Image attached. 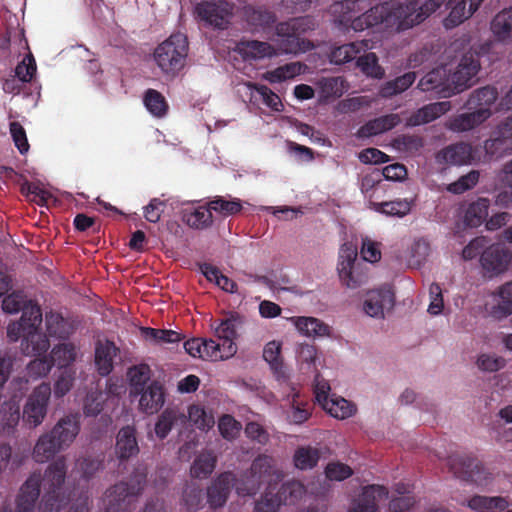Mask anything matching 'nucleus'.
<instances>
[{"mask_svg": "<svg viewBox=\"0 0 512 512\" xmlns=\"http://www.w3.org/2000/svg\"><path fill=\"white\" fill-rule=\"evenodd\" d=\"M67 465L64 457H59L49 464L43 477L40 473H32L20 488L14 512H34L35 504L40 496L41 482L44 495L39 505V512H58L67 503L64 494V482ZM2 512H6L2 505Z\"/></svg>", "mask_w": 512, "mask_h": 512, "instance_id": "obj_1", "label": "nucleus"}, {"mask_svg": "<svg viewBox=\"0 0 512 512\" xmlns=\"http://www.w3.org/2000/svg\"><path fill=\"white\" fill-rule=\"evenodd\" d=\"M347 21H350L348 28L356 32L377 25H383L385 28L395 31H404L414 26L410 1L406 3L398 1L384 2L370 8L354 19H347Z\"/></svg>", "mask_w": 512, "mask_h": 512, "instance_id": "obj_2", "label": "nucleus"}, {"mask_svg": "<svg viewBox=\"0 0 512 512\" xmlns=\"http://www.w3.org/2000/svg\"><path fill=\"white\" fill-rule=\"evenodd\" d=\"M483 0H411L413 25L423 22L443 4L450 8L445 20L447 27H455L470 18L480 7Z\"/></svg>", "mask_w": 512, "mask_h": 512, "instance_id": "obj_3", "label": "nucleus"}, {"mask_svg": "<svg viewBox=\"0 0 512 512\" xmlns=\"http://www.w3.org/2000/svg\"><path fill=\"white\" fill-rule=\"evenodd\" d=\"M187 55L186 35L174 33L156 47L154 60L163 73L175 75L184 67Z\"/></svg>", "mask_w": 512, "mask_h": 512, "instance_id": "obj_4", "label": "nucleus"}, {"mask_svg": "<svg viewBox=\"0 0 512 512\" xmlns=\"http://www.w3.org/2000/svg\"><path fill=\"white\" fill-rule=\"evenodd\" d=\"M51 396L49 383L43 382L37 386L29 396L23 409V422L29 427L39 426L46 414Z\"/></svg>", "mask_w": 512, "mask_h": 512, "instance_id": "obj_5", "label": "nucleus"}, {"mask_svg": "<svg viewBox=\"0 0 512 512\" xmlns=\"http://www.w3.org/2000/svg\"><path fill=\"white\" fill-rule=\"evenodd\" d=\"M480 70L479 53L469 50L463 54L457 69L450 74L453 94L460 93L474 83V78Z\"/></svg>", "mask_w": 512, "mask_h": 512, "instance_id": "obj_6", "label": "nucleus"}, {"mask_svg": "<svg viewBox=\"0 0 512 512\" xmlns=\"http://www.w3.org/2000/svg\"><path fill=\"white\" fill-rule=\"evenodd\" d=\"M357 259V248L352 243H344L339 251L338 273L344 285L348 288H357L367 280L366 273H357V278H353L355 272V261Z\"/></svg>", "mask_w": 512, "mask_h": 512, "instance_id": "obj_7", "label": "nucleus"}, {"mask_svg": "<svg viewBox=\"0 0 512 512\" xmlns=\"http://www.w3.org/2000/svg\"><path fill=\"white\" fill-rule=\"evenodd\" d=\"M451 471L459 478L466 481L482 483L488 479L483 464L469 455H452L448 458Z\"/></svg>", "mask_w": 512, "mask_h": 512, "instance_id": "obj_8", "label": "nucleus"}, {"mask_svg": "<svg viewBox=\"0 0 512 512\" xmlns=\"http://www.w3.org/2000/svg\"><path fill=\"white\" fill-rule=\"evenodd\" d=\"M512 259L511 252L501 244H493L481 253L480 262L490 277L507 270Z\"/></svg>", "mask_w": 512, "mask_h": 512, "instance_id": "obj_9", "label": "nucleus"}, {"mask_svg": "<svg viewBox=\"0 0 512 512\" xmlns=\"http://www.w3.org/2000/svg\"><path fill=\"white\" fill-rule=\"evenodd\" d=\"M196 12L201 20L207 22L211 26L224 29L228 24V16L230 14L228 4L218 0H203L196 5Z\"/></svg>", "mask_w": 512, "mask_h": 512, "instance_id": "obj_10", "label": "nucleus"}, {"mask_svg": "<svg viewBox=\"0 0 512 512\" xmlns=\"http://www.w3.org/2000/svg\"><path fill=\"white\" fill-rule=\"evenodd\" d=\"M235 475L232 472L221 473L207 488V501L211 508L222 507L234 487Z\"/></svg>", "mask_w": 512, "mask_h": 512, "instance_id": "obj_11", "label": "nucleus"}, {"mask_svg": "<svg viewBox=\"0 0 512 512\" xmlns=\"http://www.w3.org/2000/svg\"><path fill=\"white\" fill-rule=\"evenodd\" d=\"M418 88L424 92L436 91L437 93H443L444 96L453 94L451 92L453 86L450 74L445 66L437 67L424 75L418 83Z\"/></svg>", "mask_w": 512, "mask_h": 512, "instance_id": "obj_12", "label": "nucleus"}, {"mask_svg": "<svg viewBox=\"0 0 512 512\" xmlns=\"http://www.w3.org/2000/svg\"><path fill=\"white\" fill-rule=\"evenodd\" d=\"M394 305V294L386 287L371 290L364 301V311L371 317L381 318L385 309H391Z\"/></svg>", "mask_w": 512, "mask_h": 512, "instance_id": "obj_13", "label": "nucleus"}, {"mask_svg": "<svg viewBox=\"0 0 512 512\" xmlns=\"http://www.w3.org/2000/svg\"><path fill=\"white\" fill-rule=\"evenodd\" d=\"M140 449L136 428L132 425L122 427L116 436L115 453L123 462L138 455Z\"/></svg>", "mask_w": 512, "mask_h": 512, "instance_id": "obj_14", "label": "nucleus"}, {"mask_svg": "<svg viewBox=\"0 0 512 512\" xmlns=\"http://www.w3.org/2000/svg\"><path fill=\"white\" fill-rule=\"evenodd\" d=\"M80 431V418L78 414H69L60 418L50 433L57 442L66 449L77 437Z\"/></svg>", "mask_w": 512, "mask_h": 512, "instance_id": "obj_15", "label": "nucleus"}, {"mask_svg": "<svg viewBox=\"0 0 512 512\" xmlns=\"http://www.w3.org/2000/svg\"><path fill=\"white\" fill-rule=\"evenodd\" d=\"M135 498L137 497L130 491L129 484L120 481L105 492L107 512H127L126 505Z\"/></svg>", "mask_w": 512, "mask_h": 512, "instance_id": "obj_16", "label": "nucleus"}, {"mask_svg": "<svg viewBox=\"0 0 512 512\" xmlns=\"http://www.w3.org/2000/svg\"><path fill=\"white\" fill-rule=\"evenodd\" d=\"M275 36L278 54H296L300 51H306L312 46L309 40L300 38L293 30L280 31V23L276 25Z\"/></svg>", "mask_w": 512, "mask_h": 512, "instance_id": "obj_17", "label": "nucleus"}, {"mask_svg": "<svg viewBox=\"0 0 512 512\" xmlns=\"http://www.w3.org/2000/svg\"><path fill=\"white\" fill-rule=\"evenodd\" d=\"M139 400L140 410L146 414L157 413L165 403V390L164 386L158 382L153 381L142 391Z\"/></svg>", "mask_w": 512, "mask_h": 512, "instance_id": "obj_18", "label": "nucleus"}, {"mask_svg": "<svg viewBox=\"0 0 512 512\" xmlns=\"http://www.w3.org/2000/svg\"><path fill=\"white\" fill-rule=\"evenodd\" d=\"M388 490L384 486L369 485L364 487L357 503L349 512H377L379 502L388 498Z\"/></svg>", "mask_w": 512, "mask_h": 512, "instance_id": "obj_19", "label": "nucleus"}, {"mask_svg": "<svg viewBox=\"0 0 512 512\" xmlns=\"http://www.w3.org/2000/svg\"><path fill=\"white\" fill-rule=\"evenodd\" d=\"M472 152L470 144L458 142L440 150L436 159L440 164L463 165L470 163L473 158Z\"/></svg>", "mask_w": 512, "mask_h": 512, "instance_id": "obj_20", "label": "nucleus"}, {"mask_svg": "<svg viewBox=\"0 0 512 512\" xmlns=\"http://www.w3.org/2000/svg\"><path fill=\"white\" fill-rule=\"evenodd\" d=\"M451 109V103L449 101L434 102L427 104L407 119V125L409 126H420L423 124L430 123L441 115L447 113Z\"/></svg>", "mask_w": 512, "mask_h": 512, "instance_id": "obj_21", "label": "nucleus"}, {"mask_svg": "<svg viewBox=\"0 0 512 512\" xmlns=\"http://www.w3.org/2000/svg\"><path fill=\"white\" fill-rule=\"evenodd\" d=\"M119 349L114 342H98L95 347V366L101 376H108L114 368V358Z\"/></svg>", "mask_w": 512, "mask_h": 512, "instance_id": "obj_22", "label": "nucleus"}, {"mask_svg": "<svg viewBox=\"0 0 512 512\" xmlns=\"http://www.w3.org/2000/svg\"><path fill=\"white\" fill-rule=\"evenodd\" d=\"M470 113H463L453 118L448 128L454 132H465L474 129L476 126L487 120L492 112L491 109L479 108Z\"/></svg>", "mask_w": 512, "mask_h": 512, "instance_id": "obj_23", "label": "nucleus"}, {"mask_svg": "<svg viewBox=\"0 0 512 512\" xmlns=\"http://www.w3.org/2000/svg\"><path fill=\"white\" fill-rule=\"evenodd\" d=\"M369 48L370 46L367 40L336 46L332 48L329 53V61L334 65H343L357 59V56L360 55L361 52Z\"/></svg>", "mask_w": 512, "mask_h": 512, "instance_id": "obj_24", "label": "nucleus"}, {"mask_svg": "<svg viewBox=\"0 0 512 512\" xmlns=\"http://www.w3.org/2000/svg\"><path fill=\"white\" fill-rule=\"evenodd\" d=\"M238 52L246 60L271 58L278 55L276 48L268 42L258 40H242L237 45Z\"/></svg>", "mask_w": 512, "mask_h": 512, "instance_id": "obj_25", "label": "nucleus"}, {"mask_svg": "<svg viewBox=\"0 0 512 512\" xmlns=\"http://www.w3.org/2000/svg\"><path fill=\"white\" fill-rule=\"evenodd\" d=\"M252 471L261 479L264 484L271 486L273 480H280L283 476L282 472L277 469L275 459L272 456L262 454L257 456L252 464Z\"/></svg>", "mask_w": 512, "mask_h": 512, "instance_id": "obj_26", "label": "nucleus"}, {"mask_svg": "<svg viewBox=\"0 0 512 512\" xmlns=\"http://www.w3.org/2000/svg\"><path fill=\"white\" fill-rule=\"evenodd\" d=\"M49 347L47 336L38 329L27 332L21 341V350L27 356H45Z\"/></svg>", "mask_w": 512, "mask_h": 512, "instance_id": "obj_27", "label": "nucleus"}, {"mask_svg": "<svg viewBox=\"0 0 512 512\" xmlns=\"http://www.w3.org/2000/svg\"><path fill=\"white\" fill-rule=\"evenodd\" d=\"M237 351V346H232L231 343L225 346L218 339H204L201 349L202 360L218 361L232 357Z\"/></svg>", "mask_w": 512, "mask_h": 512, "instance_id": "obj_28", "label": "nucleus"}, {"mask_svg": "<svg viewBox=\"0 0 512 512\" xmlns=\"http://www.w3.org/2000/svg\"><path fill=\"white\" fill-rule=\"evenodd\" d=\"M63 447L49 432L41 435L33 449V458L38 463H44L52 459Z\"/></svg>", "mask_w": 512, "mask_h": 512, "instance_id": "obj_29", "label": "nucleus"}, {"mask_svg": "<svg viewBox=\"0 0 512 512\" xmlns=\"http://www.w3.org/2000/svg\"><path fill=\"white\" fill-rule=\"evenodd\" d=\"M490 200L480 197L476 201L470 203L464 213V224L470 228L479 227L488 217Z\"/></svg>", "mask_w": 512, "mask_h": 512, "instance_id": "obj_30", "label": "nucleus"}, {"mask_svg": "<svg viewBox=\"0 0 512 512\" xmlns=\"http://www.w3.org/2000/svg\"><path fill=\"white\" fill-rule=\"evenodd\" d=\"M467 505L476 512H502L508 507L509 503L505 497L501 496L474 495L468 500Z\"/></svg>", "mask_w": 512, "mask_h": 512, "instance_id": "obj_31", "label": "nucleus"}, {"mask_svg": "<svg viewBox=\"0 0 512 512\" xmlns=\"http://www.w3.org/2000/svg\"><path fill=\"white\" fill-rule=\"evenodd\" d=\"M46 330L50 337L66 339L73 332L70 322L60 313L50 311L45 315Z\"/></svg>", "mask_w": 512, "mask_h": 512, "instance_id": "obj_32", "label": "nucleus"}, {"mask_svg": "<svg viewBox=\"0 0 512 512\" xmlns=\"http://www.w3.org/2000/svg\"><path fill=\"white\" fill-rule=\"evenodd\" d=\"M241 324L242 317L237 313L231 314L215 328L217 339L225 344V346L229 345V343L232 346H236L234 340L237 337V330Z\"/></svg>", "mask_w": 512, "mask_h": 512, "instance_id": "obj_33", "label": "nucleus"}, {"mask_svg": "<svg viewBox=\"0 0 512 512\" xmlns=\"http://www.w3.org/2000/svg\"><path fill=\"white\" fill-rule=\"evenodd\" d=\"M491 31L499 41H512V7L496 14L491 22Z\"/></svg>", "mask_w": 512, "mask_h": 512, "instance_id": "obj_34", "label": "nucleus"}, {"mask_svg": "<svg viewBox=\"0 0 512 512\" xmlns=\"http://www.w3.org/2000/svg\"><path fill=\"white\" fill-rule=\"evenodd\" d=\"M263 358L269 364L278 380L286 379V371L281 358V344L277 341L268 342L263 350Z\"/></svg>", "mask_w": 512, "mask_h": 512, "instance_id": "obj_35", "label": "nucleus"}, {"mask_svg": "<svg viewBox=\"0 0 512 512\" xmlns=\"http://www.w3.org/2000/svg\"><path fill=\"white\" fill-rule=\"evenodd\" d=\"M76 347L73 343H60L56 345L50 353V361L52 365H56L59 369H72L70 366L76 360Z\"/></svg>", "mask_w": 512, "mask_h": 512, "instance_id": "obj_36", "label": "nucleus"}, {"mask_svg": "<svg viewBox=\"0 0 512 512\" xmlns=\"http://www.w3.org/2000/svg\"><path fill=\"white\" fill-rule=\"evenodd\" d=\"M415 72H407L393 80L385 82L379 90V95L383 98H391L397 94L406 91L416 80Z\"/></svg>", "mask_w": 512, "mask_h": 512, "instance_id": "obj_37", "label": "nucleus"}, {"mask_svg": "<svg viewBox=\"0 0 512 512\" xmlns=\"http://www.w3.org/2000/svg\"><path fill=\"white\" fill-rule=\"evenodd\" d=\"M247 87L251 90V97L255 100H261L264 105L274 111L280 112L283 104L280 97L274 93L269 87L263 84L248 82Z\"/></svg>", "mask_w": 512, "mask_h": 512, "instance_id": "obj_38", "label": "nucleus"}, {"mask_svg": "<svg viewBox=\"0 0 512 512\" xmlns=\"http://www.w3.org/2000/svg\"><path fill=\"white\" fill-rule=\"evenodd\" d=\"M498 97V92L495 87L485 86L476 89L466 101V107L470 110L487 108L490 109Z\"/></svg>", "mask_w": 512, "mask_h": 512, "instance_id": "obj_39", "label": "nucleus"}, {"mask_svg": "<svg viewBox=\"0 0 512 512\" xmlns=\"http://www.w3.org/2000/svg\"><path fill=\"white\" fill-rule=\"evenodd\" d=\"M19 420V400L14 396L10 401L2 403V436L13 433Z\"/></svg>", "mask_w": 512, "mask_h": 512, "instance_id": "obj_40", "label": "nucleus"}, {"mask_svg": "<svg viewBox=\"0 0 512 512\" xmlns=\"http://www.w3.org/2000/svg\"><path fill=\"white\" fill-rule=\"evenodd\" d=\"M370 208L386 216L404 217L411 211V203L407 199L385 202H370Z\"/></svg>", "mask_w": 512, "mask_h": 512, "instance_id": "obj_41", "label": "nucleus"}, {"mask_svg": "<svg viewBox=\"0 0 512 512\" xmlns=\"http://www.w3.org/2000/svg\"><path fill=\"white\" fill-rule=\"evenodd\" d=\"M296 328L305 336H326L329 335L330 327L314 317L292 318Z\"/></svg>", "mask_w": 512, "mask_h": 512, "instance_id": "obj_42", "label": "nucleus"}, {"mask_svg": "<svg viewBox=\"0 0 512 512\" xmlns=\"http://www.w3.org/2000/svg\"><path fill=\"white\" fill-rule=\"evenodd\" d=\"M182 219L189 227L194 229H206L213 223L211 209L208 206L185 210Z\"/></svg>", "mask_w": 512, "mask_h": 512, "instance_id": "obj_43", "label": "nucleus"}, {"mask_svg": "<svg viewBox=\"0 0 512 512\" xmlns=\"http://www.w3.org/2000/svg\"><path fill=\"white\" fill-rule=\"evenodd\" d=\"M143 103L151 115L162 118L167 115L169 105L165 97L155 89H147L143 96Z\"/></svg>", "mask_w": 512, "mask_h": 512, "instance_id": "obj_44", "label": "nucleus"}, {"mask_svg": "<svg viewBox=\"0 0 512 512\" xmlns=\"http://www.w3.org/2000/svg\"><path fill=\"white\" fill-rule=\"evenodd\" d=\"M264 483L254 475L252 467L245 471L240 478L235 477L234 487L240 496H254Z\"/></svg>", "mask_w": 512, "mask_h": 512, "instance_id": "obj_45", "label": "nucleus"}, {"mask_svg": "<svg viewBox=\"0 0 512 512\" xmlns=\"http://www.w3.org/2000/svg\"><path fill=\"white\" fill-rule=\"evenodd\" d=\"M321 457L320 450L312 446H301L295 450L293 461L300 470L313 469Z\"/></svg>", "mask_w": 512, "mask_h": 512, "instance_id": "obj_46", "label": "nucleus"}, {"mask_svg": "<svg viewBox=\"0 0 512 512\" xmlns=\"http://www.w3.org/2000/svg\"><path fill=\"white\" fill-rule=\"evenodd\" d=\"M42 323V311L40 306L37 303H34L32 300H29L27 304L23 307L22 315L19 321L20 328H25L27 332L31 330H36Z\"/></svg>", "mask_w": 512, "mask_h": 512, "instance_id": "obj_47", "label": "nucleus"}, {"mask_svg": "<svg viewBox=\"0 0 512 512\" xmlns=\"http://www.w3.org/2000/svg\"><path fill=\"white\" fill-rule=\"evenodd\" d=\"M304 64L300 62H290L277 67L266 73V79L271 83H279L288 79H292L300 75L304 70Z\"/></svg>", "mask_w": 512, "mask_h": 512, "instance_id": "obj_48", "label": "nucleus"}, {"mask_svg": "<svg viewBox=\"0 0 512 512\" xmlns=\"http://www.w3.org/2000/svg\"><path fill=\"white\" fill-rule=\"evenodd\" d=\"M208 207L211 209V212L214 211L223 217H228L240 213L242 203L238 198L228 200L225 197L216 196L208 202Z\"/></svg>", "mask_w": 512, "mask_h": 512, "instance_id": "obj_49", "label": "nucleus"}, {"mask_svg": "<svg viewBox=\"0 0 512 512\" xmlns=\"http://www.w3.org/2000/svg\"><path fill=\"white\" fill-rule=\"evenodd\" d=\"M305 493V486L298 480L287 481L278 490V496L283 505L295 504Z\"/></svg>", "mask_w": 512, "mask_h": 512, "instance_id": "obj_50", "label": "nucleus"}, {"mask_svg": "<svg viewBox=\"0 0 512 512\" xmlns=\"http://www.w3.org/2000/svg\"><path fill=\"white\" fill-rule=\"evenodd\" d=\"M322 408L338 419H346L356 412V406L342 397H331Z\"/></svg>", "mask_w": 512, "mask_h": 512, "instance_id": "obj_51", "label": "nucleus"}, {"mask_svg": "<svg viewBox=\"0 0 512 512\" xmlns=\"http://www.w3.org/2000/svg\"><path fill=\"white\" fill-rule=\"evenodd\" d=\"M216 457L212 452H203L199 454L190 469L191 476L194 478H207L214 470Z\"/></svg>", "mask_w": 512, "mask_h": 512, "instance_id": "obj_52", "label": "nucleus"}, {"mask_svg": "<svg viewBox=\"0 0 512 512\" xmlns=\"http://www.w3.org/2000/svg\"><path fill=\"white\" fill-rule=\"evenodd\" d=\"M484 150L490 159H499L512 154V145L493 131L491 137L484 142Z\"/></svg>", "mask_w": 512, "mask_h": 512, "instance_id": "obj_53", "label": "nucleus"}, {"mask_svg": "<svg viewBox=\"0 0 512 512\" xmlns=\"http://www.w3.org/2000/svg\"><path fill=\"white\" fill-rule=\"evenodd\" d=\"M17 26H19L17 24ZM15 50L20 53L21 50L28 49V42L25 38L24 30L19 27H9L5 34H2V53L6 48Z\"/></svg>", "mask_w": 512, "mask_h": 512, "instance_id": "obj_54", "label": "nucleus"}, {"mask_svg": "<svg viewBox=\"0 0 512 512\" xmlns=\"http://www.w3.org/2000/svg\"><path fill=\"white\" fill-rule=\"evenodd\" d=\"M356 65L368 77L381 79L384 76V69L379 65L378 57L373 52L358 55Z\"/></svg>", "mask_w": 512, "mask_h": 512, "instance_id": "obj_55", "label": "nucleus"}, {"mask_svg": "<svg viewBox=\"0 0 512 512\" xmlns=\"http://www.w3.org/2000/svg\"><path fill=\"white\" fill-rule=\"evenodd\" d=\"M75 467L80 473L81 478L89 481L103 468V458L91 456L81 457L76 461Z\"/></svg>", "mask_w": 512, "mask_h": 512, "instance_id": "obj_56", "label": "nucleus"}, {"mask_svg": "<svg viewBox=\"0 0 512 512\" xmlns=\"http://www.w3.org/2000/svg\"><path fill=\"white\" fill-rule=\"evenodd\" d=\"M245 16L247 22L255 27H270L276 21V16L273 12L262 8H246Z\"/></svg>", "mask_w": 512, "mask_h": 512, "instance_id": "obj_57", "label": "nucleus"}, {"mask_svg": "<svg viewBox=\"0 0 512 512\" xmlns=\"http://www.w3.org/2000/svg\"><path fill=\"white\" fill-rule=\"evenodd\" d=\"M315 27V19L311 16L296 17L285 22H280V31L293 30L300 38L309 31L314 30Z\"/></svg>", "mask_w": 512, "mask_h": 512, "instance_id": "obj_58", "label": "nucleus"}, {"mask_svg": "<svg viewBox=\"0 0 512 512\" xmlns=\"http://www.w3.org/2000/svg\"><path fill=\"white\" fill-rule=\"evenodd\" d=\"M127 375L135 392L142 391L151 378V369L147 364L134 365L128 369Z\"/></svg>", "mask_w": 512, "mask_h": 512, "instance_id": "obj_59", "label": "nucleus"}, {"mask_svg": "<svg viewBox=\"0 0 512 512\" xmlns=\"http://www.w3.org/2000/svg\"><path fill=\"white\" fill-rule=\"evenodd\" d=\"M177 412L173 409H165L155 423V434L160 439H165L177 421Z\"/></svg>", "mask_w": 512, "mask_h": 512, "instance_id": "obj_60", "label": "nucleus"}, {"mask_svg": "<svg viewBox=\"0 0 512 512\" xmlns=\"http://www.w3.org/2000/svg\"><path fill=\"white\" fill-rule=\"evenodd\" d=\"M480 173L477 170H471L461 176L457 181L447 186V191L452 194H462L476 186L479 181Z\"/></svg>", "mask_w": 512, "mask_h": 512, "instance_id": "obj_61", "label": "nucleus"}, {"mask_svg": "<svg viewBox=\"0 0 512 512\" xmlns=\"http://www.w3.org/2000/svg\"><path fill=\"white\" fill-rule=\"evenodd\" d=\"M299 394L293 395L289 418L295 424H302L311 416L312 404L299 399Z\"/></svg>", "mask_w": 512, "mask_h": 512, "instance_id": "obj_62", "label": "nucleus"}, {"mask_svg": "<svg viewBox=\"0 0 512 512\" xmlns=\"http://www.w3.org/2000/svg\"><path fill=\"white\" fill-rule=\"evenodd\" d=\"M396 491L400 496L390 501L389 512H408L415 504L414 497L406 494L407 490L403 484H398Z\"/></svg>", "mask_w": 512, "mask_h": 512, "instance_id": "obj_63", "label": "nucleus"}, {"mask_svg": "<svg viewBox=\"0 0 512 512\" xmlns=\"http://www.w3.org/2000/svg\"><path fill=\"white\" fill-rule=\"evenodd\" d=\"M500 302L494 309L496 316H507L512 314V280L499 288Z\"/></svg>", "mask_w": 512, "mask_h": 512, "instance_id": "obj_64", "label": "nucleus"}]
</instances>
